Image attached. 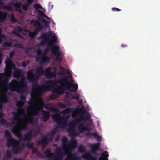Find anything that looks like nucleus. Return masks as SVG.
Listing matches in <instances>:
<instances>
[{
    "label": "nucleus",
    "instance_id": "nucleus-5",
    "mask_svg": "<svg viewBox=\"0 0 160 160\" xmlns=\"http://www.w3.org/2000/svg\"><path fill=\"white\" fill-rule=\"evenodd\" d=\"M22 78L19 81L16 80H12L9 85V89L12 91L17 92H21V91L24 90L23 88H28L26 83L25 82V78L22 75Z\"/></svg>",
    "mask_w": 160,
    "mask_h": 160
},
{
    "label": "nucleus",
    "instance_id": "nucleus-26",
    "mask_svg": "<svg viewBox=\"0 0 160 160\" xmlns=\"http://www.w3.org/2000/svg\"><path fill=\"white\" fill-rule=\"evenodd\" d=\"M78 122V130L80 131V122H78L77 120L76 121H72L69 123V127H71L72 128L75 129V127L77 125V123Z\"/></svg>",
    "mask_w": 160,
    "mask_h": 160
},
{
    "label": "nucleus",
    "instance_id": "nucleus-11",
    "mask_svg": "<svg viewBox=\"0 0 160 160\" xmlns=\"http://www.w3.org/2000/svg\"><path fill=\"white\" fill-rule=\"evenodd\" d=\"M49 45L54 47V50L53 48L51 49V52L52 53L54 54L55 56H56L55 59L57 62H61L62 58L60 57L61 54V52L60 50L59 46L54 45L52 43H51Z\"/></svg>",
    "mask_w": 160,
    "mask_h": 160
},
{
    "label": "nucleus",
    "instance_id": "nucleus-40",
    "mask_svg": "<svg viewBox=\"0 0 160 160\" xmlns=\"http://www.w3.org/2000/svg\"><path fill=\"white\" fill-rule=\"evenodd\" d=\"M50 111L52 113H58L59 112V110L52 107H50Z\"/></svg>",
    "mask_w": 160,
    "mask_h": 160
},
{
    "label": "nucleus",
    "instance_id": "nucleus-41",
    "mask_svg": "<svg viewBox=\"0 0 160 160\" xmlns=\"http://www.w3.org/2000/svg\"><path fill=\"white\" fill-rule=\"evenodd\" d=\"M71 111V109L70 108L68 107L66 108L65 110H64L62 112V113L64 115H66L68 113H69Z\"/></svg>",
    "mask_w": 160,
    "mask_h": 160
},
{
    "label": "nucleus",
    "instance_id": "nucleus-58",
    "mask_svg": "<svg viewBox=\"0 0 160 160\" xmlns=\"http://www.w3.org/2000/svg\"><path fill=\"white\" fill-rule=\"evenodd\" d=\"M38 12H39V15L41 16H43L44 15V14L43 12L41 11H40V10L38 11Z\"/></svg>",
    "mask_w": 160,
    "mask_h": 160
},
{
    "label": "nucleus",
    "instance_id": "nucleus-8",
    "mask_svg": "<svg viewBox=\"0 0 160 160\" xmlns=\"http://www.w3.org/2000/svg\"><path fill=\"white\" fill-rule=\"evenodd\" d=\"M82 97L81 96V98ZM84 101V103L83 102V100L81 98V121H82L86 122L90 119L91 115L88 112V107L84 108L86 101L85 100Z\"/></svg>",
    "mask_w": 160,
    "mask_h": 160
},
{
    "label": "nucleus",
    "instance_id": "nucleus-7",
    "mask_svg": "<svg viewBox=\"0 0 160 160\" xmlns=\"http://www.w3.org/2000/svg\"><path fill=\"white\" fill-rule=\"evenodd\" d=\"M68 117L62 116L58 113L52 114V118L58 124V125L56 126L55 129L65 128L67 125Z\"/></svg>",
    "mask_w": 160,
    "mask_h": 160
},
{
    "label": "nucleus",
    "instance_id": "nucleus-16",
    "mask_svg": "<svg viewBox=\"0 0 160 160\" xmlns=\"http://www.w3.org/2000/svg\"><path fill=\"white\" fill-rule=\"evenodd\" d=\"M51 68L50 67H48L45 70L44 73L45 75L48 79H49L51 78H55L56 77V71L51 72Z\"/></svg>",
    "mask_w": 160,
    "mask_h": 160
},
{
    "label": "nucleus",
    "instance_id": "nucleus-55",
    "mask_svg": "<svg viewBox=\"0 0 160 160\" xmlns=\"http://www.w3.org/2000/svg\"><path fill=\"white\" fill-rule=\"evenodd\" d=\"M6 122V120L5 119H2L0 120V122L2 125H5Z\"/></svg>",
    "mask_w": 160,
    "mask_h": 160
},
{
    "label": "nucleus",
    "instance_id": "nucleus-22",
    "mask_svg": "<svg viewBox=\"0 0 160 160\" xmlns=\"http://www.w3.org/2000/svg\"><path fill=\"white\" fill-rule=\"evenodd\" d=\"M24 102L22 101H19L17 102L16 106L17 107L19 108L17 109V112L18 113H22L24 112V110L22 108L24 105Z\"/></svg>",
    "mask_w": 160,
    "mask_h": 160
},
{
    "label": "nucleus",
    "instance_id": "nucleus-53",
    "mask_svg": "<svg viewBox=\"0 0 160 160\" xmlns=\"http://www.w3.org/2000/svg\"><path fill=\"white\" fill-rule=\"evenodd\" d=\"M70 95L71 96V98L72 99H76L77 100L78 99V96L76 95H73L72 94H70Z\"/></svg>",
    "mask_w": 160,
    "mask_h": 160
},
{
    "label": "nucleus",
    "instance_id": "nucleus-63",
    "mask_svg": "<svg viewBox=\"0 0 160 160\" xmlns=\"http://www.w3.org/2000/svg\"><path fill=\"white\" fill-rule=\"evenodd\" d=\"M45 18H46L47 19H49V18H48V17L45 14H44L43 16Z\"/></svg>",
    "mask_w": 160,
    "mask_h": 160
},
{
    "label": "nucleus",
    "instance_id": "nucleus-62",
    "mask_svg": "<svg viewBox=\"0 0 160 160\" xmlns=\"http://www.w3.org/2000/svg\"><path fill=\"white\" fill-rule=\"evenodd\" d=\"M4 114L3 113L1 112L0 113V118H2L3 117Z\"/></svg>",
    "mask_w": 160,
    "mask_h": 160
},
{
    "label": "nucleus",
    "instance_id": "nucleus-52",
    "mask_svg": "<svg viewBox=\"0 0 160 160\" xmlns=\"http://www.w3.org/2000/svg\"><path fill=\"white\" fill-rule=\"evenodd\" d=\"M15 52L14 51H12L9 53V58H12L15 55Z\"/></svg>",
    "mask_w": 160,
    "mask_h": 160
},
{
    "label": "nucleus",
    "instance_id": "nucleus-6",
    "mask_svg": "<svg viewBox=\"0 0 160 160\" xmlns=\"http://www.w3.org/2000/svg\"><path fill=\"white\" fill-rule=\"evenodd\" d=\"M43 108L38 104V107L34 109L33 114L28 113L24 116L23 117V118L24 119H27L28 121L24 122L23 126H21L20 129L22 130H25L27 129L28 122L32 123L33 120V118L32 117V116L37 115L40 111L41 112H46V111L44 110Z\"/></svg>",
    "mask_w": 160,
    "mask_h": 160
},
{
    "label": "nucleus",
    "instance_id": "nucleus-1",
    "mask_svg": "<svg viewBox=\"0 0 160 160\" xmlns=\"http://www.w3.org/2000/svg\"><path fill=\"white\" fill-rule=\"evenodd\" d=\"M40 76L39 75H36V74L34 75L32 70H29L27 74V79L30 82H32V91L39 95L49 91L50 88L53 87L54 84L57 83L56 80H48L44 84L39 85L38 83V80Z\"/></svg>",
    "mask_w": 160,
    "mask_h": 160
},
{
    "label": "nucleus",
    "instance_id": "nucleus-10",
    "mask_svg": "<svg viewBox=\"0 0 160 160\" xmlns=\"http://www.w3.org/2000/svg\"><path fill=\"white\" fill-rule=\"evenodd\" d=\"M56 133V132L55 130L50 132L42 137L40 140L38 141V144H42L43 148L45 147L50 142L53 140Z\"/></svg>",
    "mask_w": 160,
    "mask_h": 160
},
{
    "label": "nucleus",
    "instance_id": "nucleus-56",
    "mask_svg": "<svg viewBox=\"0 0 160 160\" xmlns=\"http://www.w3.org/2000/svg\"><path fill=\"white\" fill-rule=\"evenodd\" d=\"M3 55L0 52V65L1 64L2 61L3 60Z\"/></svg>",
    "mask_w": 160,
    "mask_h": 160
},
{
    "label": "nucleus",
    "instance_id": "nucleus-23",
    "mask_svg": "<svg viewBox=\"0 0 160 160\" xmlns=\"http://www.w3.org/2000/svg\"><path fill=\"white\" fill-rule=\"evenodd\" d=\"M40 38L43 39V40L41 41L40 42V44L41 46L44 45L46 42H51L49 41L48 38V35L46 33L42 34L40 36Z\"/></svg>",
    "mask_w": 160,
    "mask_h": 160
},
{
    "label": "nucleus",
    "instance_id": "nucleus-54",
    "mask_svg": "<svg viewBox=\"0 0 160 160\" xmlns=\"http://www.w3.org/2000/svg\"><path fill=\"white\" fill-rule=\"evenodd\" d=\"M31 149H32V152L33 153L37 154V148H36L34 147H33L32 148H31Z\"/></svg>",
    "mask_w": 160,
    "mask_h": 160
},
{
    "label": "nucleus",
    "instance_id": "nucleus-25",
    "mask_svg": "<svg viewBox=\"0 0 160 160\" xmlns=\"http://www.w3.org/2000/svg\"><path fill=\"white\" fill-rule=\"evenodd\" d=\"M22 70L19 69H17L15 70L13 72V77L16 78L18 80L20 79V78H22Z\"/></svg>",
    "mask_w": 160,
    "mask_h": 160
},
{
    "label": "nucleus",
    "instance_id": "nucleus-13",
    "mask_svg": "<svg viewBox=\"0 0 160 160\" xmlns=\"http://www.w3.org/2000/svg\"><path fill=\"white\" fill-rule=\"evenodd\" d=\"M68 144L66 145L67 148L68 152L66 153H71L70 151L73 150L76 147L77 142L74 138H72L71 140L68 142Z\"/></svg>",
    "mask_w": 160,
    "mask_h": 160
},
{
    "label": "nucleus",
    "instance_id": "nucleus-33",
    "mask_svg": "<svg viewBox=\"0 0 160 160\" xmlns=\"http://www.w3.org/2000/svg\"><path fill=\"white\" fill-rule=\"evenodd\" d=\"M7 17V14L0 11V23L4 21Z\"/></svg>",
    "mask_w": 160,
    "mask_h": 160
},
{
    "label": "nucleus",
    "instance_id": "nucleus-30",
    "mask_svg": "<svg viewBox=\"0 0 160 160\" xmlns=\"http://www.w3.org/2000/svg\"><path fill=\"white\" fill-rule=\"evenodd\" d=\"M8 100V99L6 97H0V110L2 109V104L7 102Z\"/></svg>",
    "mask_w": 160,
    "mask_h": 160
},
{
    "label": "nucleus",
    "instance_id": "nucleus-60",
    "mask_svg": "<svg viewBox=\"0 0 160 160\" xmlns=\"http://www.w3.org/2000/svg\"><path fill=\"white\" fill-rule=\"evenodd\" d=\"M39 104L40 106L42 107L43 108H45L46 105H45L44 102H42V103H39Z\"/></svg>",
    "mask_w": 160,
    "mask_h": 160
},
{
    "label": "nucleus",
    "instance_id": "nucleus-64",
    "mask_svg": "<svg viewBox=\"0 0 160 160\" xmlns=\"http://www.w3.org/2000/svg\"><path fill=\"white\" fill-rule=\"evenodd\" d=\"M14 160H23L22 159V158H18V159H17L16 158H14V159H13Z\"/></svg>",
    "mask_w": 160,
    "mask_h": 160
},
{
    "label": "nucleus",
    "instance_id": "nucleus-35",
    "mask_svg": "<svg viewBox=\"0 0 160 160\" xmlns=\"http://www.w3.org/2000/svg\"><path fill=\"white\" fill-rule=\"evenodd\" d=\"M44 73V69L42 67L38 68L37 71L36 75H39V76H42Z\"/></svg>",
    "mask_w": 160,
    "mask_h": 160
},
{
    "label": "nucleus",
    "instance_id": "nucleus-18",
    "mask_svg": "<svg viewBox=\"0 0 160 160\" xmlns=\"http://www.w3.org/2000/svg\"><path fill=\"white\" fill-rule=\"evenodd\" d=\"M84 160H97V157L92 155L90 152H86L82 156Z\"/></svg>",
    "mask_w": 160,
    "mask_h": 160
},
{
    "label": "nucleus",
    "instance_id": "nucleus-12",
    "mask_svg": "<svg viewBox=\"0 0 160 160\" xmlns=\"http://www.w3.org/2000/svg\"><path fill=\"white\" fill-rule=\"evenodd\" d=\"M5 71L7 74H5L3 73H0V80L3 81V83L7 84L8 83L9 78L11 77L12 71L10 72L9 71L5 69Z\"/></svg>",
    "mask_w": 160,
    "mask_h": 160
},
{
    "label": "nucleus",
    "instance_id": "nucleus-43",
    "mask_svg": "<svg viewBox=\"0 0 160 160\" xmlns=\"http://www.w3.org/2000/svg\"><path fill=\"white\" fill-rule=\"evenodd\" d=\"M10 20L12 22L15 23L18 22V21L15 18L14 15L11 14V15Z\"/></svg>",
    "mask_w": 160,
    "mask_h": 160
},
{
    "label": "nucleus",
    "instance_id": "nucleus-59",
    "mask_svg": "<svg viewBox=\"0 0 160 160\" xmlns=\"http://www.w3.org/2000/svg\"><path fill=\"white\" fill-rule=\"evenodd\" d=\"M40 133V132L38 131H36L34 134L33 135V137H36L37 136L38 134Z\"/></svg>",
    "mask_w": 160,
    "mask_h": 160
},
{
    "label": "nucleus",
    "instance_id": "nucleus-34",
    "mask_svg": "<svg viewBox=\"0 0 160 160\" xmlns=\"http://www.w3.org/2000/svg\"><path fill=\"white\" fill-rule=\"evenodd\" d=\"M12 130L15 135L17 136L19 139L22 140L23 139L22 134L19 131H16L13 129H12Z\"/></svg>",
    "mask_w": 160,
    "mask_h": 160
},
{
    "label": "nucleus",
    "instance_id": "nucleus-19",
    "mask_svg": "<svg viewBox=\"0 0 160 160\" xmlns=\"http://www.w3.org/2000/svg\"><path fill=\"white\" fill-rule=\"evenodd\" d=\"M12 42H4V45L5 47H8L11 48L13 47L18 48L21 49H23L24 48V46L21 44L19 43H15L13 46L12 45Z\"/></svg>",
    "mask_w": 160,
    "mask_h": 160
},
{
    "label": "nucleus",
    "instance_id": "nucleus-37",
    "mask_svg": "<svg viewBox=\"0 0 160 160\" xmlns=\"http://www.w3.org/2000/svg\"><path fill=\"white\" fill-rule=\"evenodd\" d=\"M24 90L21 91V92H18V93H20V99L21 100L20 101H25L26 99V96L23 94V93L24 92Z\"/></svg>",
    "mask_w": 160,
    "mask_h": 160
},
{
    "label": "nucleus",
    "instance_id": "nucleus-27",
    "mask_svg": "<svg viewBox=\"0 0 160 160\" xmlns=\"http://www.w3.org/2000/svg\"><path fill=\"white\" fill-rule=\"evenodd\" d=\"M109 156L108 152L105 151L102 153L98 160H108V158Z\"/></svg>",
    "mask_w": 160,
    "mask_h": 160
},
{
    "label": "nucleus",
    "instance_id": "nucleus-38",
    "mask_svg": "<svg viewBox=\"0 0 160 160\" xmlns=\"http://www.w3.org/2000/svg\"><path fill=\"white\" fill-rule=\"evenodd\" d=\"M34 25L35 26H38V28L37 29H38L39 30H42L43 29V27L42 26V24L39 22L36 21L34 24Z\"/></svg>",
    "mask_w": 160,
    "mask_h": 160
},
{
    "label": "nucleus",
    "instance_id": "nucleus-42",
    "mask_svg": "<svg viewBox=\"0 0 160 160\" xmlns=\"http://www.w3.org/2000/svg\"><path fill=\"white\" fill-rule=\"evenodd\" d=\"M20 118L19 116L16 115H15L13 118V120L16 122V124L17 125L19 124V119H20Z\"/></svg>",
    "mask_w": 160,
    "mask_h": 160
},
{
    "label": "nucleus",
    "instance_id": "nucleus-61",
    "mask_svg": "<svg viewBox=\"0 0 160 160\" xmlns=\"http://www.w3.org/2000/svg\"><path fill=\"white\" fill-rule=\"evenodd\" d=\"M45 108L47 110H49L50 111V107H49L46 105L45 107Z\"/></svg>",
    "mask_w": 160,
    "mask_h": 160
},
{
    "label": "nucleus",
    "instance_id": "nucleus-46",
    "mask_svg": "<svg viewBox=\"0 0 160 160\" xmlns=\"http://www.w3.org/2000/svg\"><path fill=\"white\" fill-rule=\"evenodd\" d=\"M62 141L63 143V146L64 145H67L66 143H68V139L67 138H66L65 137H64L62 139Z\"/></svg>",
    "mask_w": 160,
    "mask_h": 160
},
{
    "label": "nucleus",
    "instance_id": "nucleus-36",
    "mask_svg": "<svg viewBox=\"0 0 160 160\" xmlns=\"http://www.w3.org/2000/svg\"><path fill=\"white\" fill-rule=\"evenodd\" d=\"M7 155L3 158L4 160H9L11 157L12 154L10 150H8L6 151Z\"/></svg>",
    "mask_w": 160,
    "mask_h": 160
},
{
    "label": "nucleus",
    "instance_id": "nucleus-57",
    "mask_svg": "<svg viewBox=\"0 0 160 160\" xmlns=\"http://www.w3.org/2000/svg\"><path fill=\"white\" fill-rule=\"evenodd\" d=\"M43 22L46 24V25H45L46 27H47L48 25L49 24V22H50L49 21H47V20H46L45 19L43 20Z\"/></svg>",
    "mask_w": 160,
    "mask_h": 160
},
{
    "label": "nucleus",
    "instance_id": "nucleus-3",
    "mask_svg": "<svg viewBox=\"0 0 160 160\" xmlns=\"http://www.w3.org/2000/svg\"><path fill=\"white\" fill-rule=\"evenodd\" d=\"M51 39L52 42H49L48 46L44 50V53H42L40 50L37 52V55L35 57L36 62H38L41 64H44L48 63L49 62L50 58L46 55L49 51L50 48H52V49L53 48L54 50V47L50 46L49 44L51 43H52L53 44V43L56 42L57 41V38L55 35H52Z\"/></svg>",
    "mask_w": 160,
    "mask_h": 160
},
{
    "label": "nucleus",
    "instance_id": "nucleus-9",
    "mask_svg": "<svg viewBox=\"0 0 160 160\" xmlns=\"http://www.w3.org/2000/svg\"><path fill=\"white\" fill-rule=\"evenodd\" d=\"M45 153L46 157L52 158L53 160H62L64 156L61 149L59 147L56 148L55 155L51 152L50 150L46 151Z\"/></svg>",
    "mask_w": 160,
    "mask_h": 160
},
{
    "label": "nucleus",
    "instance_id": "nucleus-45",
    "mask_svg": "<svg viewBox=\"0 0 160 160\" xmlns=\"http://www.w3.org/2000/svg\"><path fill=\"white\" fill-rule=\"evenodd\" d=\"M37 101L36 98L31 95V102L29 103V105L34 104L35 102Z\"/></svg>",
    "mask_w": 160,
    "mask_h": 160
},
{
    "label": "nucleus",
    "instance_id": "nucleus-47",
    "mask_svg": "<svg viewBox=\"0 0 160 160\" xmlns=\"http://www.w3.org/2000/svg\"><path fill=\"white\" fill-rule=\"evenodd\" d=\"M29 63V61H26L22 62L21 63V65L23 67H26Z\"/></svg>",
    "mask_w": 160,
    "mask_h": 160
},
{
    "label": "nucleus",
    "instance_id": "nucleus-21",
    "mask_svg": "<svg viewBox=\"0 0 160 160\" xmlns=\"http://www.w3.org/2000/svg\"><path fill=\"white\" fill-rule=\"evenodd\" d=\"M33 137L32 130H31L28 131L27 133L24 135L23 139L24 141L29 142Z\"/></svg>",
    "mask_w": 160,
    "mask_h": 160
},
{
    "label": "nucleus",
    "instance_id": "nucleus-32",
    "mask_svg": "<svg viewBox=\"0 0 160 160\" xmlns=\"http://www.w3.org/2000/svg\"><path fill=\"white\" fill-rule=\"evenodd\" d=\"M85 125L86 126V127L83 126V123L81 122V133L84 131H87L88 132H90L91 129L88 127V125L85 124Z\"/></svg>",
    "mask_w": 160,
    "mask_h": 160
},
{
    "label": "nucleus",
    "instance_id": "nucleus-44",
    "mask_svg": "<svg viewBox=\"0 0 160 160\" xmlns=\"http://www.w3.org/2000/svg\"><path fill=\"white\" fill-rule=\"evenodd\" d=\"M57 105L60 108H64L66 107L65 105L62 103L61 102H58Z\"/></svg>",
    "mask_w": 160,
    "mask_h": 160
},
{
    "label": "nucleus",
    "instance_id": "nucleus-20",
    "mask_svg": "<svg viewBox=\"0 0 160 160\" xmlns=\"http://www.w3.org/2000/svg\"><path fill=\"white\" fill-rule=\"evenodd\" d=\"M78 115L77 120L78 122H80V108L78 107L77 109L73 110L71 113V116L72 118H76Z\"/></svg>",
    "mask_w": 160,
    "mask_h": 160
},
{
    "label": "nucleus",
    "instance_id": "nucleus-17",
    "mask_svg": "<svg viewBox=\"0 0 160 160\" xmlns=\"http://www.w3.org/2000/svg\"><path fill=\"white\" fill-rule=\"evenodd\" d=\"M85 135L89 138H92L94 137L97 141H100L101 140V137L98 135L97 132L91 133L90 132H86Z\"/></svg>",
    "mask_w": 160,
    "mask_h": 160
},
{
    "label": "nucleus",
    "instance_id": "nucleus-24",
    "mask_svg": "<svg viewBox=\"0 0 160 160\" xmlns=\"http://www.w3.org/2000/svg\"><path fill=\"white\" fill-rule=\"evenodd\" d=\"M46 112H41L42 115V119L44 122H46L48 121L50 118V113L48 111H46Z\"/></svg>",
    "mask_w": 160,
    "mask_h": 160
},
{
    "label": "nucleus",
    "instance_id": "nucleus-50",
    "mask_svg": "<svg viewBox=\"0 0 160 160\" xmlns=\"http://www.w3.org/2000/svg\"><path fill=\"white\" fill-rule=\"evenodd\" d=\"M2 31L1 29H0V43L2 41V39L5 38V35H4L2 34Z\"/></svg>",
    "mask_w": 160,
    "mask_h": 160
},
{
    "label": "nucleus",
    "instance_id": "nucleus-31",
    "mask_svg": "<svg viewBox=\"0 0 160 160\" xmlns=\"http://www.w3.org/2000/svg\"><path fill=\"white\" fill-rule=\"evenodd\" d=\"M39 32L38 29H36L33 32L29 31V36L31 38L33 39L38 34Z\"/></svg>",
    "mask_w": 160,
    "mask_h": 160
},
{
    "label": "nucleus",
    "instance_id": "nucleus-48",
    "mask_svg": "<svg viewBox=\"0 0 160 160\" xmlns=\"http://www.w3.org/2000/svg\"><path fill=\"white\" fill-rule=\"evenodd\" d=\"M34 143L33 142H29L27 144V148H29L30 149H31L32 148L34 147Z\"/></svg>",
    "mask_w": 160,
    "mask_h": 160
},
{
    "label": "nucleus",
    "instance_id": "nucleus-2",
    "mask_svg": "<svg viewBox=\"0 0 160 160\" xmlns=\"http://www.w3.org/2000/svg\"><path fill=\"white\" fill-rule=\"evenodd\" d=\"M56 81L57 83L54 84V86L58 83L61 86H57L53 91L51 95V100L58 98V95L63 94L65 89L74 92H76L78 89V85L70 83L68 78H62L58 80H56Z\"/></svg>",
    "mask_w": 160,
    "mask_h": 160
},
{
    "label": "nucleus",
    "instance_id": "nucleus-4",
    "mask_svg": "<svg viewBox=\"0 0 160 160\" xmlns=\"http://www.w3.org/2000/svg\"><path fill=\"white\" fill-rule=\"evenodd\" d=\"M4 136L6 137L9 138L7 140L6 145L9 148L12 146V150L14 153L18 154L22 151L23 148L19 146V142L11 136V133L8 130H7L5 131Z\"/></svg>",
    "mask_w": 160,
    "mask_h": 160
},
{
    "label": "nucleus",
    "instance_id": "nucleus-29",
    "mask_svg": "<svg viewBox=\"0 0 160 160\" xmlns=\"http://www.w3.org/2000/svg\"><path fill=\"white\" fill-rule=\"evenodd\" d=\"M0 8L7 11L11 10L12 9V7L10 6L4 5L1 0H0Z\"/></svg>",
    "mask_w": 160,
    "mask_h": 160
},
{
    "label": "nucleus",
    "instance_id": "nucleus-14",
    "mask_svg": "<svg viewBox=\"0 0 160 160\" xmlns=\"http://www.w3.org/2000/svg\"><path fill=\"white\" fill-rule=\"evenodd\" d=\"M5 62L6 64L5 69L11 72V71H12V69L14 68L15 66L11 58L9 57L7 58L5 60Z\"/></svg>",
    "mask_w": 160,
    "mask_h": 160
},
{
    "label": "nucleus",
    "instance_id": "nucleus-49",
    "mask_svg": "<svg viewBox=\"0 0 160 160\" xmlns=\"http://www.w3.org/2000/svg\"><path fill=\"white\" fill-rule=\"evenodd\" d=\"M29 5H28L26 3V4H24L22 5V8L24 11H26L28 10V6Z\"/></svg>",
    "mask_w": 160,
    "mask_h": 160
},
{
    "label": "nucleus",
    "instance_id": "nucleus-28",
    "mask_svg": "<svg viewBox=\"0 0 160 160\" xmlns=\"http://www.w3.org/2000/svg\"><path fill=\"white\" fill-rule=\"evenodd\" d=\"M68 132L69 133V135L72 138H74V137L76 135V131L75 129L72 128L71 127H69Z\"/></svg>",
    "mask_w": 160,
    "mask_h": 160
},
{
    "label": "nucleus",
    "instance_id": "nucleus-39",
    "mask_svg": "<svg viewBox=\"0 0 160 160\" xmlns=\"http://www.w3.org/2000/svg\"><path fill=\"white\" fill-rule=\"evenodd\" d=\"M34 8L36 11L38 12V11H40L38 9H42V7L41 5L38 3L34 4Z\"/></svg>",
    "mask_w": 160,
    "mask_h": 160
},
{
    "label": "nucleus",
    "instance_id": "nucleus-15",
    "mask_svg": "<svg viewBox=\"0 0 160 160\" xmlns=\"http://www.w3.org/2000/svg\"><path fill=\"white\" fill-rule=\"evenodd\" d=\"M100 143L99 142H97L95 144H91L89 145V147L91 148L90 152L91 154L94 156H96L97 155V153L96 152V151L97 150L100 149Z\"/></svg>",
    "mask_w": 160,
    "mask_h": 160
},
{
    "label": "nucleus",
    "instance_id": "nucleus-51",
    "mask_svg": "<svg viewBox=\"0 0 160 160\" xmlns=\"http://www.w3.org/2000/svg\"><path fill=\"white\" fill-rule=\"evenodd\" d=\"M14 5L15 7L19 8L22 7V4L20 3L17 2L15 3Z\"/></svg>",
    "mask_w": 160,
    "mask_h": 160
}]
</instances>
